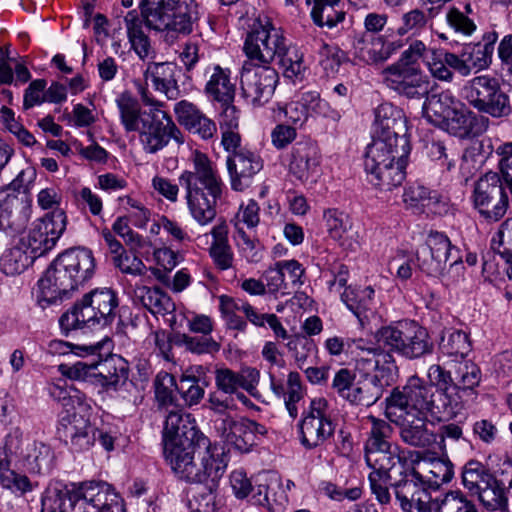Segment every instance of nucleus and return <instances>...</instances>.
Masks as SVG:
<instances>
[{"label": "nucleus", "mask_w": 512, "mask_h": 512, "mask_svg": "<svg viewBox=\"0 0 512 512\" xmlns=\"http://www.w3.org/2000/svg\"><path fill=\"white\" fill-rule=\"evenodd\" d=\"M424 148L426 156L431 161L436 162L442 171H450L455 167V157L453 153L448 150L443 141H428Z\"/></svg>", "instance_id": "obj_58"}, {"label": "nucleus", "mask_w": 512, "mask_h": 512, "mask_svg": "<svg viewBox=\"0 0 512 512\" xmlns=\"http://www.w3.org/2000/svg\"><path fill=\"white\" fill-rule=\"evenodd\" d=\"M427 52L426 44L419 39H413L409 43L397 62L391 66H398L403 68H419L417 63L422 59Z\"/></svg>", "instance_id": "obj_60"}, {"label": "nucleus", "mask_w": 512, "mask_h": 512, "mask_svg": "<svg viewBox=\"0 0 512 512\" xmlns=\"http://www.w3.org/2000/svg\"><path fill=\"white\" fill-rule=\"evenodd\" d=\"M449 56H454V53L440 51L439 53H433L432 58L428 60V69L434 78L445 82L453 81L454 72L452 71V64L449 63Z\"/></svg>", "instance_id": "obj_59"}, {"label": "nucleus", "mask_w": 512, "mask_h": 512, "mask_svg": "<svg viewBox=\"0 0 512 512\" xmlns=\"http://www.w3.org/2000/svg\"><path fill=\"white\" fill-rule=\"evenodd\" d=\"M213 70L206 84L205 92L217 102L234 101L235 85L230 82L228 71L219 65H216Z\"/></svg>", "instance_id": "obj_50"}, {"label": "nucleus", "mask_w": 512, "mask_h": 512, "mask_svg": "<svg viewBox=\"0 0 512 512\" xmlns=\"http://www.w3.org/2000/svg\"><path fill=\"white\" fill-rule=\"evenodd\" d=\"M371 422L369 438L365 443V460L372 469L389 470L394 465L398 468L399 461H406L400 455V448L389 442L393 433L392 426L385 420L374 416L368 417Z\"/></svg>", "instance_id": "obj_14"}, {"label": "nucleus", "mask_w": 512, "mask_h": 512, "mask_svg": "<svg viewBox=\"0 0 512 512\" xmlns=\"http://www.w3.org/2000/svg\"><path fill=\"white\" fill-rule=\"evenodd\" d=\"M36 259L37 257L20 241L2 255L0 266L5 274L15 275L25 271Z\"/></svg>", "instance_id": "obj_48"}, {"label": "nucleus", "mask_w": 512, "mask_h": 512, "mask_svg": "<svg viewBox=\"0 0 512 512\" xmlns=\"http://www.w3.org/2000/svg\"><path fill=\"white\" fill-rule=\"evenodd\" d=\"M328 407L326 399H313L310 402L308 414L299 422L298 436L305 449L312 450L319 447L334 434L335 424Z\"/></svg>", "instance_id": "obj_17"}, {"label": "nucleus", "mask_w": 512, "mask_h": 512, "mask_svg": "<svg viewBox=\"0 0 512 512\" xmlns=\"http://www.w3.org/2000/svg\"><path fill=\"white\" fill-rule=\"evenodd\" d=\"M475 495L487 509L504 512L507 508L508 500L504 488L496 478L494 484L487 485Z\"/></svg>", "instance_id": "obj_56"}, {"label": "nucleus", "mask_w": 512, "mask_h": 512, "mask_svg": "<svg viewBox=\"0 0 512 512\" xmlns=\"http://www.w3.org/2000/svg\"><path fill=\"white\" fill-rule=\"evenodd\" d=\"M428 378L430 380L428 384L435 385L438 390H445L447 396L455 399L457 411H459L461 409V400L454 390L455 378L452 376L451 371H447L442 366L434 364L428 369Z\"/></svg>", "instance_id": "obj_55"}, {"label": "nucleus", "mask_w": 512, "mask_h": 512, "mask_svg": "<svg viewBox=\"0 0 512 512\" xmlns=\"http://www.w3.org/2000/svg\"><path fill=\"white\" fill-rule=\"evenodd\" d=\"M382 44V34H363L354 43L355 55L368 64L382 63Z\"/></svg>", "instance_id": "obj_52"}, {"label": "nucleus", "mask_w": 512, "mask_h": 512, "mask_svg": "<svg viewBox=\"0 0 512 512\" xmlns=\"http://www.w3.org/2000/svg\"><path fill=\"white\" fill-rule=\"evenodd\" d=\"M95 260L91 250L73 248L61 253L46 269L38 280V303L54 304L64 298L92 278Z\"/></svg>", "instance_id": "obj_3"}, {"label": "nucleus", "mask_w": 512, "mask_h": 512, "mask_svg": "<svg viewBox=\"0 0 512 512\" xmlns=\"http://www.w3.org/2000/svg\"><path fill=\"white\" fill-rule=\"evenodd\" d=\"M405 132L406 123L402 111L391 105L380 106L376 113L377 137L367 147L365 171L375 173L379 165H395L398 161H407L410 145Z\"/></svg>", "instance_id": "obj_5"}, {"label": "nucleus", "mask_w": 512, "mask_h": 512, "mask_svg": "<svg viewBox=\"0 0 512 512\" xmlns=\"http://www.w3.org/2000/svg\"><path fill=\"white\" fill-rule=\"evenodd\" d=\"M319 160L317 148L309 141L298 142L292 148L290 159V173L301 182L306 181L315 168Z\"/></svg>", "instance_id": "obj_37"}, {"label": "nucleus", "mask_w": 512, "mask_h": 512, "mask_svg": "<svg viewBox=\"0 0 512 512\" xmlns=\"http://www.w3.org/2000/svg\"><path fill=\"white\" fill-rule=\"evenodd\" d=\"M258 381L259 371L252 367H244L239 372L229 368H220L215 371L217 389L225 394H237L241 401L247 398L243 393L239 392V389L252 393Z\"/></svg>", "instance_id": "obj_27"}, {"label": "nucleus", "mask_w": 512, "mask_h": 512, "mask_svg": "<svg viewBox=\"0 0 512 512\" xmlns=\"http://www.w3.org/2000/svg\"><path fill=\"white\" fill-rule=\"evenodd\" d=\"M463 97L475 110L493 118L507 117L512 112L509 96L497 78L479 75L468 80L462 88Z\"/></svg>", "instance_id": "obj_11"}, {"label": "nucleus", "mask_w": 512, "mask_h": 512, "mask_svg": "<svg viewBox=\"0 0 512 512\" xmlns=\"http://www.w3.org/2000/svg\"><path fill=\"white\" fill-rule=\"evenodd\" d=\"M179 184L185 189L186 201L193 219L207 225L216 216V204L222 196L223 183L211 161L197 153L193 170H185L179 176Z\"/></svg>", "instance_id": "obj_6"}, {"label": "nucleus", "mask_w": 512, "mask_h": 512, "mask_svg": "<svg viewBox=\"0 0 512 512\" xmlns=\"http://www.w3.org/2000/svg\"><path fill=\"white\" fill-rule=\"evenodd\" d=\"M31 207L26 195H7L0 202V231L8 236L22 232L29 221Z\"/></svg>", "instance_id": "obj_26"}, {"label": "nucleus", "mask_w": 512, "mask_h": 512, "mask_svg": "<svg viewBox=\"0 0 512 512\" xmlns=\"http://www.w3.org/2000/svg\"><path fill=\"white\" fill-rule=\"evenodd\" d=\"M374 373L367 372L364 377L353 385L347 401L365 407L375 404L383 395L385 388L390 386L397 372L395 363H388L377 368H370Z\"/></svg>", "instance_id": "obj_19"}, {"label": "nucleus", "mask_w": 512, "mask_h": 512, "mask_svg": "<svg viewBox=\"0 0 512 512\" xmlns=\"http://www.w3.org/2000/svg\"><path fill=\"white\" fill-rule=\"evenodd\" d=\"M416 262L418 268L428 276L440 277L446 287L457 283L462 274L452 275L449 270L445 272L446 267L444 264L433 254H430L429 248H425L423 245L416 251Z\"/></svg>", "instance_id": "obj_46"}, {"label": "nucleus", "mask_w": 512, "mask_h": 512, "mask_svg": "<svg viewBox=\"0 0 512 512\" xmlns=\"http://www.w3.org/2000/svg\"><path fill=\"white\" fill-rule=\"evenodd\" d=\"M405 464L406 461H399L398 468L394 465L389 470L373 469L369 474L368 479L371 492L380 504L386 505L390 503L391 494L388 483L394 479L396 473H399V471L404 472Z\"/></svg>", "instance_id": "obj_49"}, {"label": "nucleus", "mask_w": 512, "mask_h": 512, "mask_svg": "<svg viewBox=\"0 0 512 512\" xmlns=\"http://www.w3.org/2000/svg\"><path fill=\"white\" fill-rule=\"evenodd\" d=\"M425 97L426 100L422 107L423 116L429 123L437 127L444 123L457 106H461V103L450 91H443Z\"/></svg>", "instance_id": "obj_38"}, {"label": "nucleus", "mask_w": 512, "mask_h": 512, "mask_svg": "<svg viewBox=\"0 0 512 512\" xmlns=\"http://www.w3.org/2000/svg\"><path fill=\"white\" fill-rule=\"evenodd\" d=\"M434 512H478L473 501L461 491H449L432 501Z\"/></svg>", "instance_id": "obj_53"}, {"label": "nucleus", "mask_w": 512, "mask_h": 512, "mask_svg": "<svg viewBox=\"0 0 512 512\" xmlns=\"http://www.w3.org/2000/svg\"><path fill=\"white\" fill-rule=\"evenodd\" d=\"M431 478L428 484L439 487L441 484L451 481L454 475V466L448 458H438L430 463Z\"/></svg>", "instance_id": "obj_62"}, {"label": "nucleus", "mask_w": 512, "mask_h": 512, "mask_svg": "<svg viewBox=\"0 0 512 512\" xmlns=\"http://www.w3.org/2000/svg\"><path fill=\"white\" fill-rule=\"evenodd\" d=\"M218 431L224 441L241 453H247L254 445V436L247 426L246 418L226 416L221 420Z\"/></svg>", "instance_id": "obj_34"}, {"label": "nucleus", "mask_w": 512, "mask_h": 512, "mask_svg": "<svg viewBox=\"0 0 512 512\" xmlns=\"http://www.w3.org/2000/svg\"><path fill=\"white\" fill-rule=\"evenodd\" d=\"M169 16L166 30L188 35L199 20L198 4L194 0H177Z\"/></svg>", "instance_id": "obj_40"}, {"label": "nucleus", "mask_w": 512, "mask_h": 512, "mask_svg": "<svg viewBox=\"0 0 512 512\" xmlns=\"http://www.w3.org/2000/svg\"><path fill=\"white\" fill-rule=\"evenodd\" d=\"M57 433L73 450L81 452L95 443L97 428L81 414H68L61 417Z\"/></svg>", "instance_id": "obj_25"}, {"label": "nucleus", "mask_w": 512, "mask_h": 512, "mask_svg": "<svg viewBox=\"0 0 512 512\" xmlns=\"http://www.w3.org/2000/svg\"><path fill=\"white\" fill-rule=\"evenodd\" d=\"M374 339L389 354L395 352L407 359H418L433 352L434 344L426 328L415 321H399L381 327Z\"/></svg>", "instance_id": "obj_8"}, {"label": "nucleus", "mask_w": 512, "mask_h": 512, "mask_svg": "<svg viewBox=\"0 0 512 512\" xmlns=\"http://www.w3.org/2000/svg\"><path fill=\"white\" fill-rule=\"evenodd\" d=\"M396 476L400 479L390 483L396 500L404 512H431V487L422 475L414 468H409L408 463L404 465V472L399 471Z\"/></svg>", "instance_id": "obj_16"}, {"label": "nucleus", "mask_w": 512, "mask_h": 512, "mask_svg": "<svg viewBox=\"0 0 512 512\" xmlns=\"http://www.w3.org/2000/svg\"><path fill=\"white\" fill-rule=\"evenodd\" d=\"M477 115L467 108L457 106L450 114V116L439 127L459 138H468L475 134V126L477 124Z\"/></svg>", "instance_id": "obj_41"}, {"label": "nucleus", "mask_w": 512, "mask_h": 512, "mask_svg": "<svg viewBox=\"0 0 512 512\" xmlns=\"http://www.w3.org/2000/svg\"><path fill=\"white\" fill-rule=\"evenodd\" d=\"M174 112L178 122L190 133L203 140L212 139L216 135V123L193 103L187 100L179 101L174 106Z\"/></svg>", "instance_id": "obj_28"}, {"label": "nucleus", "mask_w": 512, "mask_h": 512, "mask_svg": "<svg viewBox=\"0 0 512 512\" xmlns=\"http://www.w3.org/2000/svg\"><path fill=\"white\" fill-rule=\"evenodd\" d=\"M208 385L207 369L201 365L191 366L181 375L177 392L184 404L192 407L202 401Z\"/></svg>", "instance_id": "obj_29"}, {"label": "nucleus", "mask_w": 512, "mask_h": 512, "mask_svg": "<svg viewBox=\"0 0 512 512\" xmlns=\"http://www.w3.org/2000/svg\"><path fill=\"white\" fill-rule=\"evenodd\" d=\"M243 50L246 56L259 63H270L278 59L283 66V75L286 76L288 67L285 66L286 46L285 36L281 29L275 28L269 20L262 23L255 22L247 33Z\"/></svg>", "instance_id": "obj_12"}, {"label": "nucleus", "mask_w": 512, "mask_h": 512, "mask_svg": "<svg viewBox=\"0 0 512 512\" xmlns=\"http://www.w3.org/2000/svg\"><path fill=\"white\" fill-rule=\"evenodd\" d=\"M471 198L474 209L489 223L499 221L507 212L508 196L497 172L489 171L481 176L474 183Z\"/></svg>", "instance_id": "obj_13"}, {"label": "nucleus", "mask_w": 512, "mask_h": 512, "mask_svg": "<svg viewBox=\"0 0 512 512\" xmlns=\"http://www.w3.org/2000/svg\"><path fill=\"white\" fill-rule=\"evenodd\" d=\"M112 230L123 238L125 244L134 252H138L145 247H150L151 243L138 233H135L129 226V218L126 216L118 217L113 225Z\"/></svg>", "instance_id": "obj_57"}, {"label": "nucleus", "mask_w": 512, "mask_h": 512, "mask_svg": "<svg viewBox=\"0 0 512 512\" xmlns=\"http://www.w3.org/2000/svg\"><path fill=\"white\" fill-rule=\"evenodd\" d=\"M439 350L454 361H460L470 353L472 344L469 335L462 330H443Z\"/></svg>", "instance_id": "obj_42"}, {"label": "nucleus", "mask_w": 512, "mask_h": 512, "mask_svg": "<svg viewBox=\"0 0 512 512\" xmlns=\"http://www.w3.org/2000/svg\"><path fill=\"white\" fill-rule=\"evenodd\" d=\"M176 65L172 62H150L144 71V78L149 79L155 90L164 93L168 99H176L179 90L175 79Z\"/></svg>", "instance_id": "obj_36"}, {"label": "nucleus", "mask_w": 512, "mask_h": 512, "mask_svg": "<svg viewBox=\"0 0 512 512\" xmlns=\"http://www.w3.org/2000/svg\"><path fill=\"white\" fill-rule=\"evenodd\" d=\"M454 390L461 400V409L467 404L474 403L477 398L475 388L481 381L480 368L471 361H459L454 370Z\"/></svg>", "instance_id": "obj_33"}, {"label": "nucleus", "mask_w": 512, "mask_h": 512, "mask_svg": "<svg viewBox=\"0 0 512 512\" xmlns=\"http://www.w3.org/2000/svg\"><path fill=\"white\" fill-rule=\"evenodd\" d=\"M231 187L235 191H243L248 188L254 176L263 168V160L257 153L239 148L235 154H231L226 160Z\"/></svg>", "instance_id": "obj_24"}, {"label": "nucleus", "mask_w": 512, "mask_h": 512, "mask_svg": "<svg viewBox=\"0 0 512 512\" xmlns=\"http://www.w3.org/2000/svg\"><path fill=\"white\" fill-rule=\"evenodd\" d=\"M230 486L236 498L251 496L255 505L268 508L272 512H284L288 496L275 475L259 474L249 478L245 471L237 469L230 474Z\"/></svg>", "instance_id": "obj_9"}, {"label": "nucleus", "mask_w": 512, "mask_h": 512, "mask_svg": "<svg viewBox=\"0 0 512 512\" xmlns=\"http://www.w3.org/2000/svg\"><path fill=\"white\" fill-rule=\"evenodd\" d=\"M428 15L421 9L415 8L402 15L401 25L397 29V35L402 37L407 33L419 32L426 27Z\"/></svg>", "instance_id": "obj_61"}, {"label": "nucleus", "mask_w": 512, "mask_h": 512, "mask_svg": "<svg viewBox=\"0 0 512 512\" xmlns=\"http://www.w3.org/2000/svg\"><path fill=\"white\" fill-rule=\"evenodd\" d=\"M407 161H398L395 165H379L373 172H366L368 181L381 191H391L405 179Z\"/></svg>", "instance_id": "obj_44"}, {"label": "nucleus", "mask_w": 512, "mask_h": 512, "mask_svg": "<svg viewBox=\"0 0 512 512\" xmlns=\"http://www.w3.org/2000/svg\"><path fill=\"white\" fill-rule=\"evenodd\" d=\"M346 347L351 353L356 350L362 352L357 359V367L363 370L369 371L370 368H377L390 362L395 363L392 354L384 350V346H381L376 340L375 343H368L362 338H347Z\"/></svg>", "instance_id": "obj_32"}, {"label": "nucleus", "mask_w": 512, "mask_h": 512, "mask_svg": "<svg viewBox=\"0 0 512 512\" xmlns=\"http://www.w3.org/2000/svg\"><path fill=\"white\" fill-rule=\"evenodd\" d=\"M16 466L29 473L49 474L55 464L52 448L41 441L25 439L19 428H14L5 438L0 447V484L14 493L24 494L33 490V484L25 474L17 473L10 468L11 457Z\"/></svg>", "instance_id": "obj_2"}, {"label": "nucleus", "mask_w": 512, "mask_h": 512, "mask_svg": "<svg viewBox=\"0 0 512 512\" xmlns=\"http://www.w3.org/2000/svg\"><path fill=\"white\" fill-rule=\"evenodd\" d=\"M118 308L119 298L115 290L96 288L64 313L59 319V325L66 334L76 329L104 328L114 322Z\"/></svg>", "instance_id": "obj_7"}, {"label": "nucleus", "mask_w": 512, "mask_h": 512, "mask_svg": "<svg viewBox=\"0 0 512 512\" xmlns=\"http://www.w3.org/2000/svg\"><path fill=\"white\" fill-rule=\"evenodd\" d=\"M135 301L141 303L154 316H170V326L176 322V305L172 298L161 288L138 286L134 290Z\"/></svg>", "instance_id": "obj_30"}, {"label": "nucleus", "mask_w": 512, "mask_h": 512, "mask_svg": "<svg viewBox=\"0 0 512 512\" xmlns=\"http://www.w3.org/2000/svg\"><path fill=\"white\" fill-rule=\"evenodd\" d=\"M425 248H429L430 254H433L440 260L444 266L449 263V272H455V275L461 273L464 269L459 250L454 247L449 238L440 232L431 231L426 239Z\"/></svg>", "instance_id": "obj_35"}, {"label": "nucleus", "mask_w": 512, "mask_h": 512, "mask_svg": "<svg viewBox=\"0 0 512 512\" xmlns=\"http://www.w3.org/2000/svg\"><path fill=\"white\" fill-rule=\"evenodd\" d=\"M278 82V73L269 66L253 67L245 64L241 71L242 96L254 106H261L272 97Z\"/></svg>", "instance_id": "obj_20"}, {"label": "nucleus", "mask_w": 512, "mask_h": 512, "mask_svg": "<svg viewBox=\"0 0 512 512\" xmlns=\"http://www.w3.org/2000/svg\"><path fill=\"white\" fill-rule=\"evenodd\" d=\"M399 429L401 441L416 449H429L437 442V434L428 427L427 418L399 412L396 417H387Z\"/></svg>", "instance_id": "obj_23"}, {"label": "nucleus", "mask_w": 512, "mask_h": 512, "mask_svg": "<svg viewBox=\"0 0 512 512\" xmlns=\"http://www.w3.org/2000/svg\"><path fill=\"white\" fill-rule=\"evenodd\" d=\"M66 214L55 209L32 223L27 236L21 238L24 247L37 258L51 250L66 229Z\"/></svg>", "instance_id": "obj_18"}, {"label": "nucleus", "mask_w": 512, "mask_h": 512, "mask_svg": "<svg viewBox=\"0 0 512 512\" xmlns=\"http://www.w3.org/2000/svg\"><path fill=\"white\" fill-rule=\"evenodd\" d=\"M164 457L174 474L189 483L220 479L227 467L222 447L212 444L181 411H170L164 429Z\"/></svg>", "instance_id": "obj_1"}, {"label": "nucleus", "mask_w": 512, "mask_h": 512, "mask_svg": "<svg viewBox=\"0 0 512 512\" xmlns=\"http://www.w3.org/2000/svg\"><path fill=\"white\" fill-rule=\"evenodd\" d=\"M385 403L386 417L416 411L417 416L427 418L429 415L440 421L458 412L455 399L447 396L445 390H438L435 385L426 383L416 375L411 376L404 386L394 388Z\"/></svg>", "instance_id": "obj_4"}, {"label": "nucleus", "mask_w": 512, "mask_h": 512, "mask_svg": "<svg viewBox=\"0 0 512 512\" xmlns=\"http://www.w3.org/2000/svg\"><path fill=\"white\" fill-rule=\"evenodd\" d=\"M496 40L497 34L492 32L485 35L481 42L463 45L458 54L454 53V56L448 57L452 69L463 77H468L473 71L479 72L487 69L492 63Z\"/></svg>", "instance_id": "obj_21"}, {"label": "nucleus", "mask_w": 512, "mask_h": 512, "mask_svg": "<svg viewBox=\"0 0 512 512\" xmlns=\"http://www.w3.org/2000/svg\"><path fill=\"white\" fill-rule=\"evenodd\" d=\"M158 106L151 107L142 116V125L137 131L145 152L153 154L163 149L174 139L177 143L184 142L180 129L173 122L172 118Z\"/></svg>", "instance_id": "obj_15"}, {"label": "nucleus", "mask_w": 512, "mask_h": 512, "mask_svg": "<svg viewBox=\"0 0 512 512\" xmlns=\"http://www.w3.org/2000/svg\"><path fill=\"white\" fill-rule=\"evenodd\" d=\"M178 383L174 376L166 371H160L154 379L155 398L159 406L170 407L176 405L174 392Z\"/></svg>", "instance_id": "obj_54"}, {"label": "nucleus", "mask_w": 512, "mask_h": 512, "mask_svg": "<svg viewBox=\"0 0 512 512\" xmlns=\"http://www.w3.org/2000/svg\"><path fill=\"white\" fill-rule=\"evenodd\" d=\"M120 120L126 132H137L142 125V116L148 110H141L139 102L129 93H122L116 99Z\"/></svg>", "instance_id": "obj_47"}, {"label": "nucleus", "mask_w": 512, "mask_h": 512, "mask_svg": "<svg viewBox=\"0 0 512 512\" xmlns=\"http://www.w3.org/2000/svg\"><path fill=\"white\" fill-rule=\"evenodd\" d=\"M314 6L311 16L319 27L336 28L345 19L346 13L341 7V0H312Z\"/></svg>", "instance_id": "obj_43"}, {"label": "nucleus", "mask_w": 512, "mask_h": 512, "mask_svg": "<svg viewBox=\"0 0 512 512\" xmlns=\"http://www.w3.org/2000/svg\"><path fill=\"white\" fill-rule=\"evenodd\" d=\"M88 483L85 482L76 489H46L41 499V512H75Z\"/></svg>", "instance_id": "obj_31"}, {"label": "nucleus", "mask_w": 512, "mask_h": 512, "mask_svg": "<svg viewBox=\"0 0 512 512\" xmlns=\"http://www.w3.org/2000/svg\"><path fill=\"white\" fill-rule=\"evenodd\" d=\"M462 484L473 495L482 488L495 483V476L478 460H469L462 468Z\"/></svg>", "instance_id": "obj_45"}, {"label": "nucleus", "mask_w": 512, "mask_h": 512, "mask_svg": "<svg viewBox=\"0 0 512 512\" xmlns=\"http://www.w3.org/2000/svg\"><path fill=\"white\" fill-rule=\"evenodd\" d=\"M88 499L93 500L92 497ZM93 502L95 503V500ZM96 505L101 506L102 512H123L121 497L106 482L100 483V495L96 499Z\"/></svg>", "instance_id": "obj_63"}, {"label": "nucleus", "mask_w": 512, "mask_h": 512, "mask_svg": "<svg viewBox=\"0 0 512 512\" xmlns=\"http://www.w3.org/2000/svg\"><path fill=\"white\" fill-rule=\"evenodd\" d=\"M177 0H139V9L145 25L156 31H166L170 12Z\"/></svg>", "instance_id": "obj_39"}, {"label": "nucleus", "mask_w": 512, "mask_h": 512, "mask_svg": "<svg viewBox=\"0 0 512 512\" xmlns=\"http://www.w3.org/2000/svg\"><path fill=\"white\" fill-rule=\"evenodd\" d=\"M496 154L500 157L498 161L501 180L505 182L512 194V142H506L499 145Z\"/></svg>", "instance_id": "obj_64"}, {"label": "nucleus", "mask_w": 512, "mask_h": 512, "mask_svg": "<svg viewBox=\"0 0 512 512\" xmlns=\"http://www.w3.org/2000/svg\"><path fill=\"white\" fill-rule=\"evenodd\" d=\"M61 371L70 379L89 382L105 390H116L129 377L128 363L120 356L100 361L81 360L71 366H61Z\"/></svg>", "instance_id": "obj_10"}, {"label": "nucleus", "mask_w": 512, "mask_h": 512, "mask_svg": "<svg viewBox=\"0 0 512 512\" xmlns=\"http://www.w3.org/2000/svg\"><path fill=\"white\" fill-rule=\"evenodd\" d=\"M383 74L387 85L407 98L421 99L429 93V81L420 68L388 66Z\"/></svg>", "instance_id": "obj_22"}, {"label": "nucleus", "mask_w": 512, "mask_h": 512, "mask_svg": "<svg viewBox=\"0 0 512 512\" xmlns=\"http://www.w3.org/2000/svg\"><path fill=\"white\" fill-rule=\"evenodd\" d=\"M219 480L199 484L189 500L190 508L195 512H216L220 501L217 499Z\"/></svg>", "instance_id": "obj_51"}]
</instances>
